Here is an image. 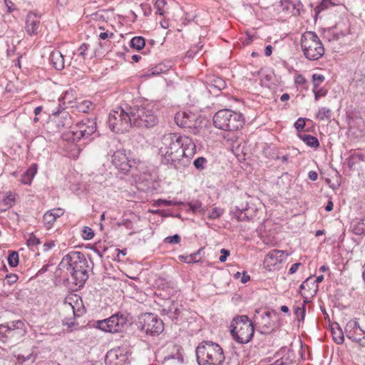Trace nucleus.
I'll use <instances>...</instances> for the list:
<instances>
[{
  "label": "nucleus",
  "mask_w": 365,
  "mask_h": 365,
  "mask_svg": "<svg viewBox=\"0 0 365 365\" xmlns=\"http://www.w3.org/2000/svg\"><path fill=\"white\" fill-rule=\"evenodd\" d=\"M325 80L324 76L322 74H317L314 73L312 75V81L313 85L315 86V85H320Z\"/></svg>",
  "instance_id": "50"
},
{
  "label": "nucleus",
  "mask_w": 365,
  "mask_h": 365,
  "mask_svg": "<svg viewBox=\"0 0 365 365\" xmlns=\"http://www.w3.org/2000/svg\"><path fill=\"white\" fill-rule=\"evenodd\" d=\"M130 106L119 107L112 110L108 116V125L111 130L115 133H124L128 131L133 126V122L130 111Z\"/></svg>",
  "instance_id": "8"
},
{
  "label": "nucleus",
  "mask_w": 365,
  "mask_h": 365,
  "mask_svg": "<svg viewBox=\"0 0 365 365\" xmlns=\"http://www.w3.org/2000/svg\"><path fill=\"white\" fill-rule=\"evenodd\" d=\"M182 158H190L196 152V145L192 140L187 136H181Z\"/></svg>",
  "instance_id": "22"
},
{
  "label": "nucleus",
  "mask_w": 365,
  "mask_h": 365,
  "mask_svg": "<svg viewBox=\"0 0 365 365\" xmlns=\"http://www.w3.org/2000/svg\"><path fill=\"white\" fill-rule=\"evenodd\" d=\"M88 45L86 43H82L79 48L73 51L71 61L75 62L79 61V63L83 62L86 55V51L88 50Z\"/></svg>",
  "instance_id": "27"
},
{
  "label": "nucleus",
  "mask_w": 365,
  "mask_h": 365,
  "mask_svg": "<svg viewBox=\"0 0 365 365\" xmlns=\"http://www.w3.org/2000/svg\"><path fill=\"white\" fill-rule=\"evenodd\" d=\"M97 130L95 119L85 118L78 123L74 128L68 133H63L62 138L64 140L77 143L81 139H88Z\"/></svg>",
  "instance_id": "7"
},
{
  "label": "nucleus",
  "mask_w": 365,
  "mask_h": 365,
  "mask_svg": "<svg viewBox=\"0 0 365 365\" xmlns=\"http://www.w3.org/2000/svg\"><path fill=\"white\" fill-rule=\"evenodd\" d=\"M26 334L25 324L21 320H16L0 324V340L4 343H18Z\"/></svg>",
  "instance_id": "10"
},
{
  "label": "nucleus",
  "mask_w": 365,
  "mask_h": 365,
  "mask_svg": "<svg viewBox=\"0 0 365 365\" xmlns=\"http://www.w3.org/2000/svg\"><path fill=\"white\" fill-rule=\"evenodd\" d=\"M299 137L303 142L311 148H317L319 146V142L314 136L308 134H302L299 135Z\"/></svg>",
  "instance_id": "30"
},
{
  "label": "nucleus",
  "mask_w": 365,
  "mask_h": 365,
  "mask_svg": "<svg viewBox=\"0 0 365 365\" xmlns=\"http://www.w3.org/2000/svg\"><path fill=\"white\" fill-rule=\"evenodd\" d=\"M138 327L146 334L158 335L164 329V324L160 318L152 313L143 314L138 319Z\"/></svg>",
  "instance_id": "12"
},
{
  "label": "nucleus",
  "mask_w": 365,
  "mask_h": 365,
  "mask_svg": "<svg viewBox=\"0 0 365 365\" xmlns=\"http://www.w3.org/2000/svg\"><path fill=\"white\" fill-rule=\"evenodd\" d=\"M178 303L172 302V304L165 311L167 312L168 317L170 318L172 314H174V309L177 307Z\"/></svg>",
  "instance_id": "59"
},
{
  "label": "nucleus",
  "mask_w": 365,
  "mask_h": 365,
  "mask_svg": "<svg viewBox=\"0 0 365 365\" xmlns=\"http://www.w3.org/2000/svg\"><path fill=\"white\" fill-rule=\"evenodd\" d=\"M40 16L30 11L26 19L25 30L29 36L36 35L40 26Z\"/></svg>",
  "instance_id": "21"
},
{
  "label": "nucleus",
  "mask_w": 365,
  "mask_h": 365,
  "mask_svg": "<svg viewBox=\"0 0 365 365\" xmlns=\"http://www.w3.org/2000/svg\"><path fill=\"white\" fill-rule=\"evenodd\" d=\"M50 61L56 70H62L65 67L64 57L59 51L51 52Z\"/></svg>",
  "instance_id": "24"
},
{
  "label": "nucleus",
  "mask_w": 365,
  "mask_h": 365,
  "mask_svg": "<svg viewBox=\"0 0 365 365\" xmlns=\"http://www.w3.org/2000/svg\"><path fill=\"white\" fill-rule=\"evenodd\" d=\"M324 279L323 275H319L317 277L315 281L311 282V285L313 287V292L310 293L311 296L313 297L317 294L318 290V284L322 282Z\"/></svg>",
  "instance_id": "47"
},
{
  "label": "nucleus",
  "mask_w": 365,
  "mask_h": 365,
  "mask_svg": "<svg viewBox=\"0 0 365 365\" xmlns=\"http://www.w3.org/2000/svg\"><path fill=\"white\" fill-rule=\"evenodd\" d=\"M26 243L28 247L32 248L33 247L40 244L41 241L34 235V233H31L29 235V237L26 240Z\"/></svg>",
  "instance_id": "45"
},
{
  "label": "nucleus",
  "mask_w": 365,
  "mask_h": 365,
  "mask_svg": "<svg viewBox=\"0 0 365 365\" xmlns=\"http://www.w3.org/2000/svg\"><path fill=\"white\" fill-rule=\"evenodd\" d=\"M43 220V223H44L45 226L48 229L51 228L53 226V225L54 224V222H56V219L53 216L52 212H50L49 210H48L44 214Z\"/></svg>",
  "instance_id": "38"
},
{
  "label": "nucleus",
  "mask_w": 365,
  "mask_h": 365,
  "mask_svg": "<svg viewBox=\"0 0 365 365\" xmlns=\"http://www.w3.org/2000/svg\"><path fill=\"white\" fill-rule=\"evenodd\" d=\"M182 310V305L178 304L177 307L174 309V314H172L170 319L172 320H177L181 314Z\"/></svg>",
  "instance_id": "53"
},
{
  "label": "nucleus",
  "mask_w": 365,
  "mask_h": 365,
  "mask_svg": "<svg viewBox=\"0 0 365 365\" xmlns=\"http://www.w3.org/2000/svg\"><path fill=\"white\" fill-rule=\"evenodd\" d=\"M289 256L286 251L272 250L269 251L264 257V267L269 271L274 270L277 266L284 262Z\"/></svg>",
  "instance_id": "14"
},
{
  "label": "nucleus",
  "mask_w": 365,
  "mask_h": 365,
  "mask_svg": "<svg viewBox=\"0 0 365 365\" xmlns=\"http://www.w3.org/2000/svg\"><path fill=\"white\" fill-rule=\"evenodd\" d=\"M281 6L283 10L294 16L299 15L300 9L302 7V4L299 0H283Z\"/></svg>",
  "instance_id": "23"
},
{
  "label": "nucleus",
  "mask_w": 365,
  "mask_h": 365,
  "mask_svg": "<svg viewBox=\"0 0 365 365\" xmlns=\"http://www.w3.org/2000/svg\"><path fill=\"white\" fill-rule=\"evenodd\" d=\"M195 352L199 365H221L225 361L222 349L212 341L200 343Z\"/></svg>",
  "instance_id": "4"
},
{
  "label": "nucleus",
  "mask_w": 365,
  "mask_h": 365,
  "mask_svg": "<svg viewBox=\"0 0 365 365\" xmlns=\"http://www.w3.org/2000/svg\"><path fill=\"white\" fill-rule=\"evenodd\" d=\"M214 125L224 130H236L241 128L244 123L242 114L230 109L218 110L213 117Z\"/></svg>",
  "instance_id": "6"
},
{
  "label": "nucleus",
  "mask_w": 365,
  "mask_h": 365,
  "mask_svg": "<svg viewBox=\"0 0 365 365\" xmlns=\"http://www.w3.org/2000/svg\"><path fill=\"white\" fill-rule=\"evenodd\" d=\"M56 116L54 121L58 132H64V130L71 127L73 124L72 118L69 113L64 110H58L53 113Z\"/></svg>",
  "instance_id": "20"
},
{
  "label": "nucleus",
  "mask_w": 365,
  "mask_h": 365,
  "mask_svg": "<svg viewBox=\"0 0 365 365\" xmlns=\"http://www.w3.org/2000/svg\"><path fill=\"white\" fill-rule=\"evenodd\" d=\"M335 5L336 4H334L331 0H322L314 9L315 19L319 17V15L322 11Z\"/></svg>",
  "instance_id": "29"
},
{
  "label": "nucleus",
  "mask_w": 365,
  "mask_h": 365,
  "mask_svg": "<svg viewBox=\"0 0 365 365\" xmlns=\"http://www.w3.org/2000/svg\"><path fill=\"white\" fill-rule=\"evenodd\" d=\"M307 302L308 300H304L302 307H297L294 308V314L296 315L298 321L299 322H303L304 319L306 304L307 303Z\"/></svg>",
  "instance_id": "37"
},
{
  "label": "nucleus",
  "mask_w": 365,
  "mask_h": 365,
  "mask_svg": "<svg viewBox=\"0 0 365 365\" xmlns=\"http://www.w3.org/2000/svg\"><path fill=\"white\" fill-rule=\"evenodd\" d=\"M316 118L320 120H330L331 118V110L328 108H321L316 114Z\"/></svg>",
  "instance_id": "33"
},
{
  "label": "nucleus",
  "mask_w": 365,
  "mask_h": 365,
  "mask_svg": "<svg viewBox=\"0 0 365 365\" xmlns=\"http://www.w3.org/2000/svg\"><path fill=\"white\" fill-rule=\"evenodd\" d=\"M171 68V66L170 64L166 63H159L156 65L155 66L153 67L148 71V76H153L160 75L161 73H165L168 71Z\"/></svg>",
  "instance_id": "28"
},
{
  "label": "nucleus",
  "mask_w": 365,
  "mask_h": 365,
  "mask_svg": "<svg viewBox=\"0 0 365 365\" xmlns=\"http://www.w3.org/2000/svg\"><path fill=\"white\" fill-rule=\"evenodd\" d=\"M200 252L198 250L197 252L189 255H180L178 257L179 259L181 262L190 264V263H197L198 260L197 259V257Z\"/></svg>",
  "instance_id": "36"
},
{
  "label": "nucleus",
  "mask_w": 365,
  "mask_h": 365,
  "mask_svg": "<svg viewBox=\"0 0 365 365\" xmlns=\"http://www.w3.org/2000/svg\"><path fill=\"white\" fill-rule=\"evenodd\" d=\"M128 324V314L118 312L107 319L98 321L96 327L105 332L117 333L122 331Z\"/></svg>",
  "instance_id": "11"
},
{
  "label": "nucleus",
  "mask_w": 365,
  "mask_h": 365,
  "mask_svg": "<svg viewBox=\"0 0 365 365\" xmlns=\"http://www.w3.org/2000/svg\"><path fill=\"white\" fill-rule=\"evenodd\" d=\"M226 88V83L225 81L218 77V76H213L210 78V83H208L207 89L210 93L215 92V90L217 91H220Z\"/></svg>",
  "instance_id": "25"
},
{
  "label": "nucleus",
  "mask_w": 365,
  "mask_h": 365,
  "mask_svg": "<svg viewBox=\"0 0 365 365\" xmlns=\"http://www.w3.org/2000/svg\"><path fill=\"white\" fill-rule=\"evenodd\" d=\"M128 360V355L120 349L110 350L105 357L106 365H125Z\"/></svg>",
  "instance_id": "18"
},
{
  "label": "nucleus",
  "mask_w": 365,
  "mask_h": 365,
  "mask_svg": "<svg viewBox=\"0 0 365 365\" xmlns=\"http://www.w3.org/2000/svg\"><path fill=\"white\" fill-rule=\"evenodd\" d=\"M38 166L36 164H32L26 171L23 174L21 181L23 184L30 185L37 173Z\"/></svg>",
  "instance_id": "26"
},
{
  "label": "nucleus",
  "mask_w": 365,
  "mask_h": 365,
  "mask_svg": "<svg viewBox=\"0 0 365 365\" xmlns=\"http://www.w3.org/2000/svg\"><path fill=\"white\" fill-rule=\"evenodd\" d=\"M49 211L52 212L53 216L54 217V218L56 220L57 218L60 217L61 216H62L64 213V210L60 207L54 208V209L50 210Z\"/></svg>",
  "instance_id": "55"
},
{
  "label": "nucleus",
  "mask_w": 365,
  "mask_h": 365,
  "mask_svg": "<svg viewBox=\"0 0 365 365\" xmlns=\"http://www.w3.org/2000/svg\"><path fill=\"white\" fill-rule=\"evenodd\" d=\"M14 201V197L11 194L9 195L5 199L3 200V202L8 207H10L12 206Z\"/></svg>",
  "instance_id": "58"
},
{
  "label": "nucleus",
  "mask_w": 365,
  "mask_h": 365,
  "mask_svg": "<svg viewBox=\"0 0 365 365\" xmlns=\"http://www.w3.org/2000/svg\"><path fill=\"white\" fill-rule=\"evenodd\" d=\"M93 107V103L89 101H83L77 106L78 111L87 113Z\"/></svg>",
  "instance_id": "40"
},
{
  "label": "nucleus",
  "mask_w": 365,
  "mask_h": 365,
  "mask_svg": "<svg viewBox=\"0 0 365 365\" xmlns=\"http://www.w3.org/2000/svg\"><path fill=\"white\" fill-rule=\"evenodd\" d=\"M181 135L178 133L165 134L161 138L159 154L165 165L177 167V163L182 158Z\"/></svg>",
  "instance_id": "2"
},
{
  "label": "nucleus",
  "mask_w": 365,
  "mask_h": 365,
  "mask_svg": "<svg viewBox=\"0 0 365 365\" xmlns=\"http://www.w3.org/2000/svg\"><path fill=\"white\" fill-rule=\"evenodd\" d=\"M60 266L66 268L71 281L76 286L82 287L88 278L89 265L83 253L72 251L66 255Z\"/></svg>",
  "instance_id": "1"
},
{
  "label": "nucleus",
  "mask_w": 365,
  "mask_h": 365,
  "mask_svg": "<svg viewBox=\"0 0 365 365\" xmlns=\"http://www.w3.org/2000/svg\"><path fill=\"white\" fill-rule=\"evenodd\" d=\"M222 214V209L220 207H215L208 213V218L211 220H215L217 218H219Z\"/></svg>",
  "instance_id": "44"
},
{
  "label": "nucleus",
  "mask_w": 365,
  "mask_h": 365,
  "mask_svg": "<svg viewBox=\"0 0 365 365\" xmlns=\"http://www.w3.org/2000/svg\"><path fill=\"white\" fill-rule=\"evenodd\" d=\"M301 46L305 57L309 60H317L324 53L323 44L314 31H307L303 34Z\"/></svg>",
  "instance_id": "9"
},
{
  "label": "nucleus",
  "mask_w": 365,
  "mask_h": 365,
  "mask_svg": "<svg viewBox=\"0 0 365 365\" xmlns=\"http://www.w3.org/2000/svg\"><path fill=\"white\" fill-rule=\"evenodd\" d=\"M180 241V237L175 234L173 236H168L165 238L164 242L170 244H178Z\"/></svg>",
  "instance_id": "48"
},
{
  "label": "nucleus",
  "mask_w": 365,
  "mask_h": 365,
  "mask_svg": "<svg viewBox=\"0 0 365 365\" xmlns=\"http://www.w3.org/2000/svg\"><path fill=\"white\" fill-rule=\"evenodd\" d=\"M308 177L311 180L315 181L318 178V174L317 172L312 170L309 172Z\"/></svg>",
  "instance_id": "64"
},
{
  "label": "nucleus",
  "mask_w": 365,
  "mask_h": 365,
  "mask_svg": "<svg viewBox=\"0 0 365 365\" xmlns=\"http://www.w3.org/2000/svg\"><path fill=\"white\" fill-rule=\"evenodd\" d=\"M190 209L195 213L204 214L205 210L202 204L199 200L192 201L188 203Z\"/></svg>",
  "instance_id": "35"
},
{
  "label": "nucleus",
  "mask_w": 365,
  "mask_h": 365,
  "mask_svg": "<svg viewBox=\"0 0 365 365\" xmlns=\"http://www.w3.org/2000/svg\"><path fill=\"white\" fill-rule=\"evenodd\" d=\"M145 45V38L142 36H135L130 40V46L136 50L142 49Z\"/></svg>",
  "instance_id": "34"
},
{
  "label": "nucleus",
  "mask_w": 365,
  "mask_h": 365,
  "mask_svg": "<svg viewBox=\"0 0 365 365\" xmlns=\"http://www.w3.org/2000/svg\"><path fill=\"white\" fill-rule=\"evenodd\" d=\"M181 204V202H175L173 200H158L155 201V205L158 206H171V205H177Z\"/></svg>",
  "instance_id": "46"
},
{
  "label": "nucleus",
  "mask_w": 365,
  "mask_h": 365,
  "mask_svg": "<svg viewBox=\"0 0 365 365\" xmlns=\"http://www.w3.org/2000/svg\"><path fill=\"white\" fill-rule=\"evenodd\" d=\"M5 279L8 283V284L11 285L15 283L18 280V276L15 274H6Z\"/></svg>",
  "instance_id": "54"
},
{
  "label": "nucleus",
  "mask_w": 365,
  "mask_h": 365,
  "mask_svg": "<svg viewBox=\"0 0 365 365\" xmlns=\"http://www.w3.org/2000/svg\"><path fill=\"white\" fill-rule=\"evenodd\" d=\"M220 253L221 256L220 257L219 260L221 262H225L227 260V257L230 255V251L225 249H222L220 250Z\"/></svg>",
  "instance_id": "57"
},
{
  "label": "nucleus",
  "mask_w": 365,
  "mask_h": 365,
  "mask_svg": "<svg viewBox=\"0 0 365 365\" xmlns=\"http://www.w3.org/2000/svg\"><path fill=\"white\" fill-rule=\"evenodd\" d=\"M346 336L361 346H365V331L359 327L356 320H350L346 325Z\"/></svg>",
  "instance_id": "16"
},
{
  "label": "nucleus",
  "mask_w": 365,
  "mask_h": 365,
  "mask_svg": "<svg viewBox=\"0 0 365 365\" xmlns=\"http://www.w3.org/2000/svg\"><path fill=\"white\" fill-rule=\"evenodd\" d=\"M8 262L10 267H15L19 264V254L13 251L8 257Z\"/></svg>",
  "instance_id": "39"
},
{
  "label": "nucleus",
  "mask_w": 365,
  "mask_h": 365,
  "mask_svg": "<svg viewBox=\"0 0 365 365\" xmlns=\"http://www.w3.org/2000/svg\"><path fill=\"white\" fill-rule=\"evenodd\" d=\"M175 123L181 128H195L197 125L196 115L190 111H179L175 115Z\"/></svg>",
  "instance_id": "17"
},
{
  "label": "nucleus",
  "mask_w": 365,
  "mask_h": 365,
  "mask_svg": "<svg viewBox=\"0 0 365 365\" xmlns=\"http://www.w3.org/2000/svg\"><path fill=\"white\" fill-rule=\"evenodd\" d=\"M113 165L123 172H128L132 167L131 161L126 155L125 150H118L112 155Z\"/></svg>",
  "instance_id": "19"
},
{
  "label": "nucleus",
  "mask_w": 365,
  "mask_h": 365,
  "mask_svg": "<svg viewBox=\"0 0 365 365\" xmlns=\"http://www.w3.org/2000/svg\"><path fill=\"white\" fill-rule=\"evenodd\" d=\"M346 336L361 346H365V331L359 327L356 320H350L346 325Z\"/></svg>",
  "instance_id": "15"
},
{
  "label": "nucleus",
  "mask_w": 365,
  "mask_h": 365,
  "mask_svg": "<svg viewBox=\"0 0 365 365\" xmlns=\"http://www.w3.org/2000/svg\"><path fill=\"white\" fill-rule=\"evenodd\" d=\"M54 246H55V243L53 241L46 242L43 244V251H45V252L48 251Z\"/></svg>",
  "instance_id": "62"
},
{
  "label": "nucleus",
  "mask_w": 365,
  "mask_h": 365,
  "mask_svg": "<svg viewBox=\"0 0 365 365\" xmlns=\"http://www.w3.org/2000/svg\"><path fill=\"white\" fill-rule=\"evenodd\" d=\"M248 211L247 206L245 207H240L236 206V211L235 212V215L239 222L242 221H249L250 220V216L247 215L246 212Z\"/></svg>",
  "instance_id": "31"
},
{
  "label": "nucleus",
  "mask_w": 365,
  "mask_h": 365,
  "mask_svg": "<svg viewBox=\"0 0 365 365\" xmlns=\"http://www.w3.org/2000/svg\"><path fill=\"white\" fill-rule=\"evenodd\" d=\"M254 319L262 327V333L269 334L279 328V316L275 312L269 311L254 317Z\"/></svg>",
  "instance_id": "13"
},
{
  "label": "nucleus",
  "mask_w": 365,
  "mask_h": 365,
  "mask_svg": "<svg viewBox=\"0 0 365 365\" xmlns=\"http://www.w3.org/2000/svg\"><path fill=\"white\" fill-rule=\"evenodd\" d=\"M230 328L233 339L240 344L250 341L255 333L253 324L246 315L235 317L231 322Z\"/></svg>",
  "instance_id": "5"
},
{
  "label": "nucleus",
  "mask_w": 365,
  "mask_h": 365,
  "mask_svg": "<svg viewBox=\"0 0 365 365\" xmlns=\"http://www.w3.org/2000/svg\"><path fill=\"white\" fill-rule=\"evenodd\" d=\"M206 158L203 157H199L194 160L193 165L197 170H202L205 168V165L206 164Z\"/></svg>",
  "instance_id": "43"
},
{
  "label": "nucleus",
  "mask_w": 365,
  "mask_h": 365,
  "mask_svg": "<svg viewBox=\"0 0 365 365\" xmlns=\"http://www.w3.org/2000/svg\"><path fill=\"white\" fill-rule=\"evenodd\" d=\"M312 91L314 93V98L316 101H318L320 97L325 96L327 93L326 89L319 88V85H315L312 89Z\"/></svg>",
  "instance_id": "41"
},
{
  "label": "nucleus",
  "mask_w": 365,
  "mask_h": 365,
  "mask_svg": "<svg viewBox=\"0 0 365 365\" xmlns=\"http://www.w3.org/2000/svg\"><path fill=\"white\" fill-rule=\"evenodd\" d=\"M94 232L93 230L88 227H85L83 230V237L85 240H91L93 237Z\"/></svg>",
  "instance_id": "49"
},
{
  "label": "nucleus",
  "mask_w": 365,
  "mask_h": 365,
  "mask_svg": "<svg viewBox=\"0 0 365 365\" xmlns=\"http://www.w3.org/2000/svg\"><path fill=\"white\" fill-rule=\"evenodd\" d=\"M128 110L134 127L149 128L158 123L155 106L147 101L130 106Z\"/></svg>",
  "instance_id": "3"
},
{
  "label": "nucleus",
  "mask_w": 365,
  "mask_h": 365,
  "mask_svg": "<svg viewBox=\"0 0 365 365\" xmlns=\"http://www.w3.org/2000/svg\"><path fill=\"white\" fill-rule=\"evenodd\" d=\"M354 230L356 235H361L365 232V227L361 224V220L356 225H355Z\"/></svg>",
  "instance_id": "56"
},
{
  "label": "nucleus",
  "mask_w": 365,
  "mask_h": 365,
  "mask_svg": "<svg viewBox=\"0 0 365 365\" xmlns=\"http://www.w3.org/2000/svg\"><path fill=\"white\" fill-rule=\"evenodd\" d=\"M166 5V2L164 0H156L155 3V9H156V13L159 15H163L165 14V6Z\"/></svg>",
  "instance_id": "42"
},
{
  "label": "nucleus",
  "mask_w": 365,
  "mask_h": 365,
  "mask_svg": "<svg viewBox=\"0 0 365 365\" xmlns=\"http://www.w3.org/2000/svg\"><path fill=\"white\" fill-rule=\"evenodd\" d=\"M302 265V264L300 262H297V263H294L293 264L291 267L289 268V274H294L298 268Z\"/></svg>",
  "instance_id": "61"
},
{
  "label": "nucleus",
  "mask_w": 365,
  "mask_h": 365,
  "mask_svg": "<svg viewBox=\"0 0 365 365\" xmlns=\"http://www.w3.org/2000/svg\"><path fill=\"white\" fill-rule=\"evenodd\" d=\"M6 6L8 9L9 12H12L14 10V4L11 0H4Z\"/></svg>",
  "instance_id": "63"
},
{
  "label": "nucleus",
  "mask_w": 365,
  "mask_h": 365,
  "mask_svg": "<svg viewBox=\"0 0 365 365\" xmlns=\"http://www.w3.org/2000/svg\"><path fill=\"white\" fill-rule=\"evenodd\" d=\"M63 324L64 325H67L68 327L72 328L76 325L75 319H67L65 318L63 320Z\"/></svg>",
  "instance_id": "60"
},
{
  "label": "nucleus",
  "mask_w": 365,
  "mask_h": 365,
  "mask_svg": "<svg viewBox=\"0 0 365 365\" xmlns=\"http://www.w3.org/2000/svg\"><path fill=\"white\" fill-rule=\"evenodd\" d=\"M336 330L334 327L331 328V334L333 340L338 344H341L344 341V336L342 330L339 327V324H336Z\"/></svg>",
  "instance_id": "32"
},
{
  "label": "nucleus",
  "mask_w": 365,
  "mask_h": 365,
  "mask_svg": "<svg viewBox=\"0 0 365 365\" xmlns=\"http://www.w3.org/2000/svg\"><path fill=\"white\" fill-rule=\"evenodd\" d=\"M305 126V120L303 118H299L294 123V128L298 130L301 131Z\"/></svg>",
  "instance_id": "52"
},
{
  "label": "nucleus",
  "mask_w": 365,
  "mask_h": 365,
  "mask_svg": "<svg viewBox=\"0 0 365 365\" xmlns=\"http://www.w3.org/2000/svg\"><path fill=\"white\" fill-rule=\"evenodd\" d=\"M309 279H310V278H307L305 281H304V282H302V284L300 285V287H299V292L300 293V294L302 295V297L303 298H304V300H307V299H308L309 296H308V295H307L305 292H304V293H303L302 291L303 289H304V290H305V289H307V287H309Z\"/></svg>",
  "instance_id": "51"
}]
</instances>
